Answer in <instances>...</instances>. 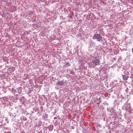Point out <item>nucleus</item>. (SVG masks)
<instances>
[{
  "instance_id": "nucleus-4",
  "label": "nucleus",
  "mask_w": 133,
  "mask_h": 133,
  "mask_svg": "<svg viewBox=\"0 0 133 133\" xmlns=\"http://www.w3.org/2000/svg\"><path fill=\"white\" fill-rule=\"evenodd\" d=\"M64 84L63 82V81H59L56 83L57 85H62Z\"/></svg>"
},
{
  "instance_id": "nucleus-6",
  "label": "nucleus",
  "mask_w": 133,
  "mask_h": 133,
  "mask_svg": "<svg viewBox=\"0 0 133 133\" xmlns=\"http://www.w3.org/2000/svg\"><path fill=\"white\" fill-rule=\"evenodd\" d=\"M132 51L133 52V48L132 49Z\"/></svg>"
},
{
  "instance_id": "nucleus-2",
  "label": "nucleus",
  "mask_w": 133,
  "mask_h": 133,
  "mask_svg": "<svg viewBox=\"0 0 133 133\" xmlns=\"http://www.w3.org/2000/svg\"><path fill=\"white\" fill-rule=\"evenodd\" d=\"M99 59H97V57H95V59L92 62L93 63L94 65H97L99 63Z\"/></svg>"
},
{
  "instance_id": "nucleus-8",
  "label": "nucleus",
  "mask_w": 133,
  "mask_h": 133,
  "mask_svg": "<svg viewBox=\"0 0 133 133\" xmlns=\"http://www.w3.org/2000/svg\"><path fill=\"white\" fill-rule=\"evenodd\" d=\"M99 104V103H97V104Z\"/></svg>"
},
{
  "instance_id": "nucleus-3",
  "label": "nucleus",
  "mask_w": 133,
  "mask_h": 133,
  "mask_svg": "<svg viewBox=\"0 0 133 133\" xmlns=\"http://www.w3.org/2000/svg\"><path fill=\"white\" fill-rule=\"evenodd\" d=\"M122 76L123 79L125 81L127 80L129 78V76L127 75H122Z\"/></svg>"
},
{
  "instance_id": "nucleus-1",
  "label": "nucleus",
  "mask_w": 133,
  "mask_h": 133,
  "mask_svg": "<svg viewBox=\"0 0 133 133\" xmlns=\"http://www.w3.org/2000/svg\"><path fill=\"white\" fill-rule=\"evenodd\" d=\"M92 38L94 39H96L97 41L99 42L102 40V37L98 34H95Z\"/></svg>"
},
{
  "instance_id": "nucleus-5",
  "label": "nucleus",
  "mask_w": 133,
  "mask_h": 133,
  "mask_svg": "<svg viewBox=\"0 0 133 133\" xmlns=\"http://www.w3.org/2000/svg\"><path fill=\"white\" fill-rule=\"evenodd\" d=\"M65 66L66 67H68L70 66V64L69 62H67L66 63Z\"/></svg>"
},
{
  "instance_id": "nucleus-7",
  "label": "nucleus",
  "mask_w": 133,
  "mask_h": 133,
  "mask_svg": "<svg viewBox=\"0 0 133 133\" xmlns=\"http://www.w3.org/2000/svg\"><path fill=\"white\" fill-rule=\"evenodd\" d=\"M11 69V68H9V69Z\"/></svg>"
}]
</instances>
